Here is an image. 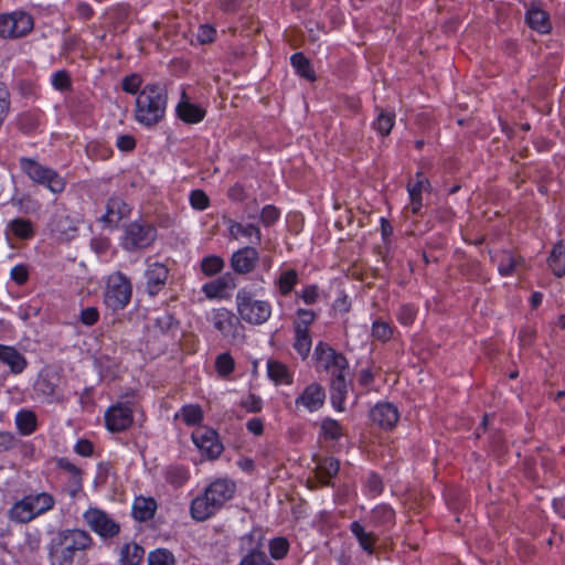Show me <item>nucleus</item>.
Wrapping results in <instances>:
<instances>
[{
	"mask_svg": "<svg viewBox=\"0 0 565 565\" xmlns=\"http://www.w3.org/2000/svg\"><path fill=\"white\" fill-rule=\"evenodd\" d=\"M216 30L210 24H202L195 33V41L199 44L212 43L215 39Z\"/></svg>",
	"mask_w": 565,
	"mask_h": 565,
	"instance_id": "nucleus-51",
	"label": "nucleus"
},
{
	"mask_svg": "<svg viewBox=\"0 0 565 565\" xmlns=\"http://www.w3.org/2000/svg\"><path fill=\"white\" fill-rule=\"evenodd\" d=\"M289 550V543L284 537H276L269 542V553L274 559L284 558Z\"/></svg>",
	"mask_w": 565,
	"mask_h": 565,
	"instance_id": "nucleus-45",
	"label": "nucleus"
},
{
	"mask_svg": "<svg viewBox=\"0 0 565 565\" xmlns=\"http://www.w3.org/2000/svg\"><path fill=\"white\" fill-rule=\"evenodd\" d=\"M228 232L232 238L238 239L241 236L250 238L255 237L257 243L262 241V233L258 226L254 224H243L239 222L231 221Z\"/></svg>",
	"mask_w": 565,
	"mask_h": 565,
	"instance_id": "nucleus-29",
	"label": "nucleus"
},
{
	"mask_svg": "<svg viewBox=\"0 0 565 565\" xmlns=\"http://www.w3.org/2000/svg\"><path fill=\"white\" fill-rule=\"evenodd\" d=\"M49 227L51 232L60 239H68L76 231L74 222L64 211H57L52 216L49 223Z\"/></svg>",
	"mask_w": 565,
	"mask_h": 565,
	"instance_id": "nucleus-23",
	"label": "nucleus"
},
{
	"mask_svg": "<svg viewBox=\"0 0 565 565\" xmlns=\"http://www.w3.org/2000/svg\"><path fill=\"white\" fill-rule=\"evenodd\" d=\"M224 267V260L220 256H207L201 262V269L206 276L218 274Z\"/></svg>",
	"mask_w": 565,
	"mask_h": 565,
	"instance_id": "nucleus-44",
	"label": "nucleus"
},
{
	"mask_svg": "<svg viewBox=\"0 0 565 565\" xmlns=\"http://www.w3.org/2000/svg\"><path fill=\"white\" fill-rule=\"evenodd\" d=\"M130 212L129 206L122 199L114 196L107 201L106 213L100 217V221L107 225H117Z\"/></svg>",
	"mask_w": 565,
	"mask_h": 565,
	"instance_id": "nucleus-22",
	"label": "nucleus"
},
{
	"mask_svg": "<svg viewBox=\"0 0 565 565\" xmlns=\"http://www.w3.org/2000/svg\"><path fill=\"white\" fill-rule=\"evenodd\" d=\"M320 429L322 437L326 439L338 440L343 434L339 422L330 417L321 422Z\"/></svg>",
	"mask_w": 565,
	"mask_h": 565,
	"instance_id": "nucleus-42",
	"label": "nucleus"
},
{
	"mask_svg": "<svg viewBox=\"0 0 565 565\" xmlns=\"http://www.w3.org/2000/svg\"><path fill=\"white\" fill-rule=\"evenodd\" d=\"M315 355L317 361L327 370L339 371L348 369L347 359L323 342L317 344Z\"/></svg>",
	"mask_w": 565,
	"mask_h": 565,
	"instance_id": "nucleus-14",
	"label": "nucleus"
},
{
	"mask_svg": "<svg viewBox=\"0 0 565 565\" xmlns=\"http://www.w3.org/2000/svg\"><path fill=\"white\" fill-rule=\"evenodd\" d=\"M83 519L93 532L105 540L113 539L120 532L119 523L102 509L89 508L84 512Z\"/></svg>",
	"mask_w": 565,
	"mask_h": 565,
	"instance_id": "nucleus-9",
	"label": "nucleus"
},
{
	"mask_svg": "<svg viewBox=\"0 0 565 565\" xmlns=\"http://www.w3.org/2000/svg\"><path fill=\"white\" fill-rule=\"evenodd\" d=\"M316 313L309 309H298L297 319L294 322V330L309 331V326L315 321Z\"/></svg>",
	"mask_w": 565,
	"mask_h": 565,
	"instance_id": "nucleus-46",
	"label": "nucleus"
},
{
	"mask_svg": "<svg viewBox=\"0 0 565 565\" xmlns=\"http://www.w3.org/2000/svg\"><path fill=\"white\" fill-rule=\"evenodd\" d=\"M20 168L33 182L45 186L55 194L65 190V179L52 168L36 160L23 157L20 159Z\"/></svg>",
	"mask_w": 565,
	"mask_h": 565,
	"instance_id": "nucleus-6",
	"label": "nucleus"
},
{
	"mask_svg": "<svg viewBox=\"0 0 565 565\" xmlns=\"http://www.w3.org/2000/svg\"><path fill=\"white\" fill-rule=\"evenodd\" d=\"M0 363L9 366L13 374H20L28 365L26 359L13 347L0 344Z\"/></svg>",
	"mask_w": 565,
	"mask_h": 565,
	"instance_id": "nucleus-24",
	"label": "nucleus"
},
{
	"mask_svg": "<svg viewBox=\"0 0 565 565\" xmlns=\"http://www.w3.org/2000/svg\"><path fill=\"white\" fill-rule=\"evenodd\" d=\"M392 334H393V330L387 322H384L382 320H376L373 322L372 335L374 339L384 342V341L390 340Z\"/></svg>",
	"mask_w": 565,
	"mask_h": 565,
	"instance_id": "nucleus-49",
	"label": "nucleus"
},
{
	"mask_svg": "<svg viewBox=\"0 0 565 565\" xmlns=\"http://www.w3.org/2000/svg\"><path fill=\"white\" fill-rule=\"evenodd\" d=\"M268 376L276 384H290L291 375L287 366L278 361H268L267 363Z\"/></svg>",
	"mask_w": 565,
	"mask_h": 565,
	"instance_id": "nucleus-38",
	"label": "nucleus"
},
{
	"mask_svg": "<svg viewBox=\"0 0 565 565\" xmlns=\"http://www.w3.org/2000/svg\"><path fill=\"white\" fill-rule=\"evenodd\" d=\"M38 390L44 395L53 396L56 392V384L50 377H42L38 382Z\"/></svg>",
	"mask_w": 565,
	"mask_h": 565,
	"instance_id": "nucleus-61",
	"label": "nucleus"
},
{
	"mask_svg": "<svg viewBox=\"0 0 565 565\" xmlns=\"http://www.w3.org/2000/svg\"><path fill=\"white\" fill-rule=\"evenodd\" d=\"M326 393L323 387L318 383H311L296 398L297 408L303 407L308 412H316L324 404Z\"/></svg>",
	"mask_w": 565,
	"mask_h": 565,
	"instance_id": "nucleus-13",
	"label": "nucleus"
},
{
	"mask_svg": "<svg viewBox=\"0 0 565 565\" xmlns=\"http://www.w3.org/2000/svg\"><path fill=\"white\" fill-rule=\"evenodd\" d=\"M167 90L159 84H148L136 100V120L147 127L158 124L166 114Z\"/></svg>",
	"mask_w": 565,
	"mask_h": 565,
	"instance_id": "nucleus-2",
	"label": "nucleus"
},
{
	"mask_svg": "<svg viewBox=\"0 0 565 565\" xmlns=\"http://www.w3.org/2000/svg\"><path fill=\"white\" fill-rule=\"evenodd\" d=\"M215 367L221 376H226L234 370V360L228 353H222L216 358Z\"/></svg>",
	"mask_w": 565,
	"mask_h": 565,
	"instance_id": "nucleus-50",
	"label": "nucleus"
},
{
	"mask_svg": "<svg viewBox=\"0 0 565 565\" xmlns=\"http://www.w3.org/2000/svg\"><path fill=\"white\" fill-rule=\"evenodd\" d=\"M58 541L74 554L85 551L93 544V539L85 530H67L61 533Z\"/></svg>",
	"mask_w": 565,
	"mask_h": 565,
	"instance_id": "nucleus-20",
	"label": "nucleus"
},
{
	"mask_svg": "<svg viewBox=\"0 0 565 565\" xmlns=\"http://www.w3.org/2000/svg\"><path fill=\"white\" fill-rule=\"evenodd\" d=\"M33 18L24 11H13L0 14V38L19 39L29 34L33 29Z\"/></svg>",
	"mask_w": 565,
	"mask_h": 565,
	"instance_id": "nucleus-7",
	"label": "nucleus"
},
{
	"mask_svg": "<svg viewBox=\"0 0 565 565\" xmlns=\"http://www.w3.org/2000/svg\"><path fill=\"white\" fill-rule=\"evenodd\" d=\"M243 542L248 544L247 554L241 559L238 565H262L266 554L263 548V534L259 530H253L243 537Z\"/></svg>",
	"mask_w": 565,
	"mask_h": 565,
	"instance_id": "nucleus-12",
	"label": "nucleus"
},
{
	"mask_svg": "<svg viewBox=\"0 0 565 565\" xmlns=\"http://www.w3.org/2000/svg\"><path fill=\"white\" fill-rule=\"evenodd\" d=\"M149 565H174V557L167 550L151 552L148 557Z\"/></svg>",
	"mask_w": 565,
	"mask_h": 565,
	"instance_id": "nucleus-48",
	"label": "nucleus"
},
{
	"mask_svg": "<svg viewBox=\"0 0 565 565\" xmlns=\"http://www.w3.org/2000/svg\"><path fill=\"white\" fill-rule=\"evenodd\" d=\"M81 322L86 327L96 324L99 320V311L96 307H86L81 310L79 313Z\"/></svg>",
	"mask_w": 565,
	"mask_h": 565,
	"instance_id": "nucleus-55",
	"label": "nucleus"
},
{
	"mask_svg": "<svg viewBox=\"0 0 565 565\" xmlns=\"http://www.w3.org/2000/svg\"><path fill=\"white\" fill-rule=\"evenodd\" d=\"M76 13L82 20H89L94 14L92 6L85 1H78L76 3Z\"/></svg>",
	"mask_w": 565,
	"mask_h": 565,
	"instance_id": "nucleus-64",
	"label": "nucleus"
},
{
	"mask_svg": "<svg viewBox=\"0 0 565 565\" xmlns=\"http://www.w3.org/2000/svg\"><path fill=\"white\" fill-rule=\"evenodd\" d=\"M211 321L216 330L225 338H235L239 322L233 312L225 308L213 311Z\"/></svg>",
	"mask_w": 565,
	"mask_h": 565,
	"instance_id": "nucleus-18",
	"label": "nucleus"
},
{
	"mask_svg": "<svg viewBox=\"0 0 565 565\" xmlns=\"http://www.w3.org/2000/svg\"><path fill=\"white\" fill-rule=\"evenodd\" d=\"M75 554L57 541L51 548L52 565H73Z\"/></svg>",
	"mask_w": 565,
	"mask_h": 565,
	"instance_id": "nucleus-37",
	"label": "nucleus"
},
{
	"mask_svg": "<svg viewBox=\"0 0 565 565\" xmlns=\"http://www.w3.org/2000/svg\"><path fill=\"white\" fill-rule=\"evenodd\" d=\"M235 483L227 479L213 481L203 494L196 497L191 504L192 518L205 521L215 514L234 494Z\"/></svg>",
	"mask_w": 565,
	"mask_h": 565,
	"instance_id": "nucleus-1",
	"label": "nucleus"
},
{
	"mask_svg": "<svg viewBox=\"0 0 565 565\" xmlns=\"http://www.w3.org/2000/svg\"><path fill=\"white\" fill-rule=\"evenodd\" d=\"M236 287L235 278L227 273L217 279L210 281L202 287V291L209 299L222 298L225 290Z\"/></svg>",
	"mask_w": 565,
	"mask_h": 565,
	"instance_id": "nucleus-25",
	"label": "nucleus"
},
{
	"mask_svg": "<svg viewBox=\"0 0 565 565\" xmlns=\"http://www.w3.org/2000/svg\"><path fill=\"white\" fill-rule=\"evenodd\" d=\"M52 84L60 90L67 89L71 86V78L68 73H54Z\"/></svg>",
	"mask_w": 565,
	"mask_h": 565,
	"instance_id": "nucleus-62",
	"label": "nucleus"
},
{
	"mask_svg": "<svg viewBox=\"0 0 565 565\" xmlns=\"http://www.w3.org/2000/svg\"><path fill=\"white\" fill-rule=\"evenodd\" d=\"M501 276H511L524 268V259L514 253L502 250L492 257Z\"/></svg>",
	"mask_w": 565,
	"mask_h": 565,
	"instance_id": "nucleus-21",
	"label": "nucleus"
},
{
	"mask_svg": "<svg viewBox=\"0 0 565 565\" xmlns=\"http://www.w3.org/2000/svg\"><path fill=\"white\" fill-rule=\"evenodd\" d=\"M57 467L68 475L70 493L75 497L82 488V471L67 458H60Z\"/></svg>",
	"mask_w": 565,
	"mask_h": 565,
	"instance_id": "nucleus-27",
	"label": "nucleus"
},
{
	"mask_svg": "<svg viewBox=\"0 0 565 565\" xmlns=\"http://www.w3.org/2000/svg\"><path fill=\"white\" fill-rule=\"evenodd\" d=\"M338 471L339 461L332 457L320 459L316 467V473L318 479L326 484L333 476L338 473Z\"/></svg>",
	"mask_w": 565,
	"mask_h": 565,
	"instance_id": "nucleus-33",
	"label": "nucleus"
},
{
	"mask_svg": "<svg viewBox=\"0 0 565 565\" xmlns=\"http://www.w3.org/2000/svg\"><path fill=\"white\" fill-rule=\"evenodd\" d=\"M132 420V408L122 403L111 406L105 413L106 427L113 433L126 430Z\"/></svg>",
	"mask_w": 565,
	"mask_h": 565,
	"instance_id": "nucleus-11",
	"label": "nucleus"
},
{
	"mask_svg": "<svg viewBox=\"0 0 565 565\" xmlns=\"http://www.w3.org/2000/svg\"><path fill=\"white\" fill-rule=\"evenodd\" d=\"M350 530L359 541L360 546L369 554H372L376 541L375 535L372 532H366L358 521L351 523Z\"/></svg>",
	"mask_w": 565,
	"mask_h": 565,
	"instance_id": "nucleus-35",
	"label": "nucleus"
},
{
	"mask_svg": "<svg viewBox=\"0 0 565 565\" xmlns=\"http://www.w3.org/2000/svg\"><path fill=\"white\" fill-rule=\"evenodd\" d=\"M193 443L209 459L217 458L223 451V445L218 440L217 433L210 427H198L192 433Z\"/></svg>",
	"mask_w": 565,
	"mask_h": 565,
	"instance_id": "nucleus-10",
	"label": "nucleus"
},
{
	"mask_svg": "<svg viewBox=\"0 0 565 565\" xmlns=\"http://www.w3.org/2000/svg\"><path fill=\"white\" fill-rule=\"evenodd\" d=\"M181 416L185 424L195 425L202 420V409L198 405H186L181 409Z\"/></svg>",
	"mask_w": 565,
	"mask_h": 565,
	"instance_id": "nucleus-47",
	"label": "nucleus"
},
{
	"mask_svg": "<svg viewBox=\"0 0 565 565\" xmlns=\"http://www.w3.org/2000/svg\"><path fill=\"white\" fill-rule=\"evenodd\" d=\"M54 504L53 495L47 492L31 493L17 501L8 515L12 522L24 524L52 510Z\"/></svg>",
	"mask_w": 565,
	"mask_h": 565,
	"instance_id": "nucleus-3",
	"label": "nucleus"
},
{
	"mask_svg": "<svg viewBox=\"0 0 565 565\" xmlns=\"http://www.w3.org/2000/svg\"><path fill=\"white\" fill-rule=\"evenodd\" d=\"M157 238V230L153 225L136 221L126 226L122 246L127 250L142 249L150 246Z\"/></svg>",
	"mask_w": 565,
	"mask_h": 565,
	"instance_id": "nucleus-8",
	"label": "nucleus"
},
{
	"mask_svg": "<svg viewBox=\"0 0 565 565\" xmlns=\"http://www.w3.org/2000/svg\"><path fill=\"white\" fill-rule=\"evenodd\" d=\"M345 371L347 370L332 371V380H331V392L332 393H345L347 394Z\"/></svg>",
	"mask_w": 565,
	"mask_h": 565,
	"instance_id": "nucleus-53",
	"label": "nucleus"
},
{
	"mask_svg": "<svg viewBox=\"0 0 565 565\" xmlns=\"http://www.w3.org/2000/svg\"><path fill=\"white\" fill-rule=\"evenodd\" d=\"M157 504L152 498H137L132 505V515L138 521H147L154 514Z\"/></svg>",
	"mask_w": 565,
	"mask_h": 565,
	"instance_id": "nucleus-30",
	"label": "nucleus"
},
{
	"mask_svg": "<svg viewBox=\"0 0 565 565\" xmlns=\"http://www.w3.org/2000/svg\"><path fill=\"white\" fill-rule=\"evenodd\" d=\"M370 418L373 424L381 428L391 429L396 425L399 414L395 405L391 403H381L371 409Z\"/></svg>",
	"mask_w": 565,
	"mask_h": 565,
	"instance_id": "nucleus-16",
	"label": "nucleus"
},
{
	"mask_svg": "<svg viewBox=\"0 0 565 565\" xmlns=\"http://www.w3.org/2000/svg\"><path fill=\"white\" fill-rule=\"evenodd\" d=\"M241 406L244 407L249 413H257L260 412L263 403L260 397L250 394L247 396V398L241 402Z\"/></svg>",
	"mask_w": 565,
	"mask_h": 565,
	"instance_id": "nucleus-58",
	"label": "nucleus"
},
{
	"mask_svg": "<svg viewBox=\"0 0 565 565\" xmlns=\"http://www.w3.org/2000/svg\"><path fill=\"white\" fill-rule=\"evenodd\" d=\"M169 269L161 263L149 264L146 271V286L150 296H156L166 286Z\"/></svg>",
	"mask_w": 565,
	"mask_h": 565,
	"instance_id": "nucleus-17",
	"label": "nucleus"
},
{
	"mask_svg": "<svg viewBox=\"0 0 565 565\" xmlns=\"http://www.w3.org/2000/svg\"><path fill=\"white\" fill-rule=\"evenodd\" d=\"M259 259L256 248L245 246L232 255L231 266L237 274H248L256 267Z\"/></svg>",
	"mask_w": 565,
	"mask_h": 565,
	"instance_id": "nucleus-15",
	"label": "nucleus"
},
{
	"mask_svg": "<svg viewBox=\"0 0 565 565\" xmlns=\"http://www.w3.org/2000/svg\"><path fill=\"white\" fill-rule=\"evenodd\" d=\"M145 551L136 543L125 544L120 550L121 565H139L143 558Z\"/></svg>",
	"mask_w": 565,
	"mask_h": 565,
	"instance_id": "nucleus-34",
	"label": "nucleus"
},
{
	"mask_svg": "<svg viewBox=\"0 0 565 565\" xmlns=\"http://www.w3.org/2000/svg\"><path fill=\"white\" fill-rule=\"evenodd\" d=\"M295 331L294 348L302 359H307L311 350L312 341L309 331H301L299 328Z\"/></svg>",
	"mask_w": 565,
	"mask_h": 565,
	"instance_id": "nucleus-40",
	"label": "nucleus"
},
{
	"mask_svg": "<svg viewBox=\"0 0 565 565\" xmlns=\"http://www.w3.org/2000/svg\"><path fill=\"white\" fill-rule=\"evenodd\" d=\"M191 206L195 210L203 211L209 207V196L202 190H194L190 194Z\"/></svg>",
	"mask_w": 565,
	"mask_h": 565,
	"instance_id": "nucleus-52",
	"label": "nucleus"
},
{
	"mask_svg": "<svg viewBox=\"0 0 565 565\" xmlns=\"http://www.w3.org/2000/svg\"><path fill=\"white\" fill-rule=\"evenodd\" d=\"M18 444L14 434L9 431H0V451L13 449Z\"/></svg>",
	"mask_w": 565,
	"mask_h": 565,
	"instance_id": "nucleus-59",
	"label": "nucleus"
},
{
	"mask_svg": "<svg viewBox=\"0 0 565 565\" xmlns=\"http://www.w3.org/2000/svg\"><path fill=\"white\" fill-rule=\"evenodd\" d=\"M8 230L19 239H30L35 234L32 222L22 217L10 221L8 224Z\"/></svg>",
	"mask_w": 565,
	"mask_h": 565,
	"instance_id": "nucleus-31",
	"label": "nucleus"
},
{
	"mask_svg": "<svg viewBox=\"0 0 565 565\" xmlns=\"http://www.w3.org/2000/svg\"><path fill=\"white\" fill-rule=\"evenodd\" d=\"M547 263L555 276H565V246L563 243H557L553 247Z\"/></svg>",
	"mask_w": 565,
	"mask_h": 565,
	"instance_id": "nucleus-32",
	"label": "nucleus"
},
{
	"mask_svg": "<svg viewBox=\"0 0 565 565\" xmlns=\"http://www.w3.org/2000/svg\"><path fill=\"white\" fill-rule=\"evenodd\" d=\"M394 119L395 115L393 113L380 110L373 127L376 131H379L380 135L387 136L394 126Z\"/></svg>",
	"mask_w": 565,
	"mask_h": 565,
	"instance_id": "nucleus-43",
	"label": "nucleus"
},
{
	"mask_svg": "<svg viewBox=\"0 0 565 565\" xmlns=\"http://www.w3.org/2000/svg\"><path fill=\"white\" fill-rule=\"evenodd\" d=\"M297 282H298V274L295 269H287V270L282 271L279 275L278 280H277V286H278L279 292L282 296H287L288 294L291 292V290L297 285Z\"/></svg>",
	"mask_w": 565,
	"mask_h": 565,
	"instance_id": "nucleus-39",
	"label": "nucleus"
},
{
	"mask_svg": "<svg viewBox=\"0 0 565 565\" xmlns=\"http://www.w3.org/2000/svg\"><path fill=\"white\" fill-rule=\"evenodd\" d=\"M142 81L137 73H131L122 79L121 87L126 93L136 94Z\"/></svg>",
	"mask_w": 565,
	"mask_h": 565,
	"instance_id": "nucleus-56",
	"label": "nucleus"
},
{
	"mask_svg": "<svg viewBox=\"0 0 565 565\" xmlns=\"http://www.w3.org/2000/svg\"><path fill=\"white\" fill-rule=\"evenodd\" d=\"M132 297L130 279L121 271H115L107 277L104 291V303L113 311L124 310Z\"/></svg>",
	"mask_w": 565,
	"mask_h": 565,
	"instance_id": "nucleus-5",
	"label": "nucleus"
},
{
	"mask_svg": "<svg viewBox=\"0 0 565 565\" xmlns=\"http://www.w3.org/2000/svg\"><path fill=\"white\" fill-rule=\"evenodd\" d=\"M11 278L17 284L22 285L28 280L29 271L24 265H17L11 269Z\"/></svg>",
	"mask_w": 565,
	"mask_h": 565,
	"instance_id": "nucleus-60",
	"label": "nucleus"
},
{
	"mask_svg": "<svg viewBox=\"0 0 565 565\" xmlns=\"http://www.w3.org/2000/svg\"><path fill=\"white\" fill-rule=\"evenodd\" d=\"M280 216V211L274 205H265L260 212V222L265 226L273 225Z\"/></svg>",
	"mask_w": 565,
	"mask_h": 565,
	"instance_id": "nucleus-54",
	"label": "nucleus"
},
{
	"mask_svg": "<svg viewBox=\"0 0 565 565\" xmlns=\"http://www.w3.org/2000/svg\"><path fill=\"white\" fill-rule=\"evenodd\" d=\"M235 301L239 318L249 324H263L271 316V305L266 300L255 299L245 288L237 291Z\"/></svg>",
	"mask_w": 565,
	"mask_h": 565,
	"instance_id": "nucleus-4",
	"label": "nucleus"
},
{
	"mask_svg": "<svg viewBox=\"0 0 565 565\" xmlns=\"http://www.w3.org/2000/svg\"><path fill=\"white\" fill-rule=\"evenodd\" d=\"M15 425L22 435H31L38 426L36 415L32 411H20L15 416Z\"/></svg>",
	"mask_w": 565,
	"mask_h": 565,
	"instance_id": "nucleus-36",
	"label": "nucleus"
},
{
	"mask_svg": "<svg viewBox=\"0 0 565 565\" xmlns=\"http://www.w3.org/2000/svg\"><path fill=\"white\" fill-rule=\"evenodd\" d=\"M395 513L393 509L386 504L377 505L372 510L371 522L374 525H385L394 521Z\"/></svg>",
	"mask_w": 565,
	"mask_h": 565,
	"instance_id": "nucleus-41",
	"label": "nucleus"
},
{
	"mask_svg": "<svg viewBox=\"0 0 565 565\" xmlns=\"http://www.w3.org/2000/svg\"><path fill=\"white\" fill-rule=\"evenodd\" d=\"M169 481L175 486L183 484L188 479V473L184 469L175 468L168 472Z\"/></svg>",
	"mask_w": 565,
	"mask_h": 565,
	"instance_id": "nucleus-63",
	"label": "nucleus"
},
{
	"mask_svg": "<svg viewBox=\"0 0 565 565\" xmlns=\"http://www.w3.org/2000/svg\"><path fill=\"white\" fill-rule=\"evenodd\" d=\"M430 190L429 181L423 173H416L415 180H409L407 191L409 194V207L413 214H419L423 207V192Z\"/></svg>",
	"mask_w": 565,
	"mask_h": 565,
	"instance_id": "nucleus-19",
	"label": "nucleus"
},
{
	"mask_svg": "<svg viewBox=\"0 0 565 565\" xmlns=\"http://www.w3.org/2000/svg\"><path fill=\"white\" fill-rule=\"evenodd\" d=\"M416 318V310L413 306L404 305L399 308L397 319L401 323L409 326Z\"/></svg>",
	"mask_w": 565,
	"mask_h": 565,
	"instance_id": "nucleus-57",
	"label": "nucleus"
},
{
	"mask_svg": "<svg viewBox=\"0 0 565 565\" xmlns=\"http://www.w3.org/2000/svg\"><path fill=\"white\" fill-rule=\"evenodd\" d=\"M177 114L184 122L198 124L203 120L205 110L188 100H182L177 106Z\"/></svg>",
	"mask_w": 565,
	"mask_h": 565,
	"instance_id": "nucleus-28",
	"label": "nucleus"
},
{
	"mask_svg": "<svg viewBox=\"0 0 565 565\" xmlns=\"http://www.w3.org/2000/svg\"><path fill=\"white\" fill-rule=\"evenodd\" d=\"M526 22L531 29L542 34L548 33L552 29L548 14L536 6L529 8L526 12Z\"/></svg>",
	"mask_w": 565,
	"mask_h": 565,
	"instance_id": "nucleus-26",
	"label": "nucleus"
}]
</instances>
